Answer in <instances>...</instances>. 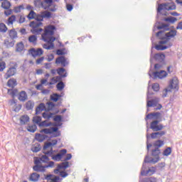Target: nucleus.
Listing matches in <instances>:
<instances>
[{"mask_svg":"<svg viewBox=\"0 0 182 182\" xmlns=\"http://www.w3.org/2000/svg\"><path fill=\"white\" fill-rule=\"evenodd\" d=\"M177 6H176V4L174 2L171 3H162L158 5L157 8V15H156V21L159 22H169L170 23H175L177 21V18L173 16L168 17H162L167 16V14L161 13L162 11H174Z\"/></svg>","mask_w":182,"mask_h":182,"instance_id":"obj_1","label":"nucleus"},{"mask_svg":"<svg viewBox=\"0 0 182 182\" xmlns=\"http://www.w3.org/2000/svg\"><path fill=\"white\" fill-rule=\"evenodd\" d=\"M55 31H56V26L55 25H48L45 27L44 33L41 35V38L43 42H46L48 45L46 43L43 44V49L50 50V49L55 48V43H53L56 41V38L53 37Z\"/></svg>","mask_w":182,"mask_h":182,"instance_id":"obj_2","label":"nucleus"},{"mask_svg":"<svg viewBox=\"0 0 182 182\" xmlns=\"http://www.w3.org/2000/svg\"><path fill=\"white\" fill-rule=\"evenodd\" d=\"M173 28H174L173 26L169 27V31L166 33L165 36L166 41H160L159 42V44L155 46L156 50H166V49H168V48L173 46V43L169 42L170 39L177 36V30H173Z\"/></svg>","mask_w":182,"mask_h":182,"instance_id":"obj_3","label":"nucleus"},{"mask_svg":"<svg viewBox=\"0 0 182 182\" xmlns=\"http://www.w3.org/2000/svg\"><path fill=\"white\" fill-rule=\"evenodd\" d=\"M156 21L154 28L153 32L155 31H159L160 29H162L161 31H158L156 33V36L158 38V39H161V41H167V38H166V31H170V24L169 23H164L161 21Z\"/></svg>","mask_w":182,"mask_h":182,"instance_id":"obj_4","label":"nucleus"},{"mask_svg":"<svg viewBox=\"0 0 182 182\" xmlns=\"http://www.w3.org/2000/svg\"><path fill=\"white\" fill-rule=\"evenodd\" d=\"M166 55L163 53H156L154 55V58H150L151 68L153 66V60H156V62H159L154 65V69H160L163 68L164 65H166Z\"/></svg>","mask_w":182,"mask_h":182,"instance_id":"obj_5","label":"nucleus"},{"mask_svg":"<svg viewBox=\"0 0 182 182\" xmlns=\"http://www.w3.org/2000/svg\"><path fill=\"white\" fill-rule=\"evenodd\" d=\"M160 154H161V151L160 149L155 148L151 151V156L155 158H149V156H145L144 163H153L156 164L158 161H160Z\"/></svg>","mask_w":182,"mask_h":182,"instance_id":"obj_6","label":"nucleus"},{"mask_svg":"<svg viewBox=\"0 0 182 182\" xmlns=\"http://www.w3.org/2000/svg\"><path fill=\"white\" fill-rule=\"evenodd\" d=\"M146 166V163L144 162L142 165V170L141 171V176H153L154 173H156V171L157 168L156 167H150L148 168V170L145 171L144 168Z\"/></svg>","mask_w":182,"mask_h":182,"instance_id":"obj_7","label":"nucleus"},{"mask_svg":"<svg viewBox=\"0 0 182 182\" xmlns=\"http://www.w3.org/2000/svg\"><path fill=\"white\" fill-rule=\"evenodd\" d=\"M159 122H160L159 120H155L151 122L150 129H151L153 132H160V130H163V129H164V126L161 124H159Z\"/></svg>","mask_w":182,"mask_h":182,"instance_id":"obj_8","label":"nucleus"},{"mask_svg":"<svg viewBox=\"0 0 182 182\" xmlns=\"http://www.w3.org/2000/svg\"><path fill=\"white\" fill-rule=\"evenodd\" d=\"M29 55H31L33 58H36L37 56H41V55H43V50L42 48H33L28 50Z\"/></svg>","mask_w":182,"mask_h":182,"instance_id":"obj_9","label":"nucleus"},{"mask_svg":"<svg viewBox=\"0 0 182 182\" xmlns=\"http://www.w3.org/2000/svg\"><path fill=\"white\" fill-rule=\"evenodd\" d=\"M168 87L173 90V89H176L178 90V79L177 77H173L169 81V85Z\"/></svg>","mask_w":182,"mask_h":182,"instance_id":"obj_10","label":"nucleus"},{"mask_svg":"<svg viewBox=\"0 0 182 182\" xmlns=\"http://www.w3.org/2000/svg\"><path fill=\"white\" fill-rule=\"evenodd\" d=\"M55 63L56 65H61L65 68V66H68V65H69V61L66 60V58L65 56H60L56 58Z\"/></svg>","mask_w":182,"mask_h":182,"instance_id":"obj_11","label":"nucleus"},{"mask_svg":"<svg viewBox=\"0 0 182 182\" xmlns=\"http://www.w3.org/2000/svg\"><path fill=\"white\" fill-rule=\"evenodd\" d=\"M161 117V113L160 112H153L149 113L146 115L145 117L146 122H147L148 119L151 120V119H155L156 120L160 119Z\"/></svg>","mask_w":182,"mask_h":182,"instance_id":"obj_12","label":"nucleus"},{"mask_svg":"<svg viewBox=\"0 0 182 182\" xmlns=\"http://www.w3.org/2000/svg\"><path fill=\"white\" fill-rule=\"evenodd\" d=\"M152 75H154V79H157V77L159 79H164V77H167L168 73L165 70H161L159 72L152 73Z\"/></svg>","mask_w":182,"mask_h":182,"instance_id":"obj_13","label":"nucleus"},{"mask_svg":"<svg viewBox=\"0 0 182 182\" xmlns=\"http://www.w3.org/2000/svg\"><path fill=\"white\" fill-rule=\"evenodd\" d=\"M53 5V0H43L41 2V8H43L45 10L48 9L49 6Z\"/></svg>","mask_w":182,"mask_h":182,"instance_id":"obj_14","label":"nucleus"},{"mask_svg":"<svg viewBox=\"0 0 182 182\" xmlns=\"http://www.w3.org/2000/svg\"><path fill=\"white\" fill-rule=\"evenodd\" d=\"M15 73H16V68L15 67H11L7 70L6 73L5 74V77L6 79H9L11 76L15 75Z\"/></svg>","mask_w":182,"mask_h":182,"instance_id":"obj_15","label":"nucleus"},{"mask_svg":"<svg viewBox=\"0 0 182 182\" xmlns=\"http://www.w3.org/2000/svg\"><path fill=\"white\" fill-rule=\"evenodd\" d=\"M159 98L152 99L147 101L146 107H156L159 105Z\"/></svg>","mask_w":182,"mask_h":182,"instance_id":"obj_16","label":"nucleus"},{"mask_svg":"<svg viewBox=\"0 0 182 182\" xmlns=\"http://www.w3.org/2000/svg\"><path fill=\"white\" fill-rule=\"evenodd\" d=\"M53 132H58V127L45 128L40 131V133H44L45 134H51Z\"/></svg>","mask_w":182,"mask_h":182,"instance_id":"obj_17","label":"nucleus"},{"mask_svg":"<svg viewBox=\"0 0 182 182\" xmlns=\"http://www.w3.org/2000/svg\"><path fill=\"white\" fill-rule=\"evenodd\" d=\"M48 137L49 136L46 134H36L35 139L37 141H39V143H42V141H44L46 139H49Z\"/></svg>","mask_w":182,"mask_h":182,"instance_id":"obj_18","label":"nucleus"},{"mask_svg":"<svg viewBox=\"0 0 182 182\" xmlns=\"http://www.w3.org/2000/svg\"><path fill=\"white\" fill-rule=\"evenodd\" d=\"M58 144V140L53 139L51 142H45L44 146L43 147V150H46L47 149H49L50 146H56Z\"/></svg>","mask_w":182,"mask_h":182,"instance_id":"obj_19","label":"nucleus"},{"mask_svg":"<svg viewBox=\"0 0 182 182\" xmlns=\"http://www.w3.org/2000/svg\"><path fill=\"white\" fill-rule=\"evenodd\" d=\"M45 166L42 165H36L33 167V171H37V173H44L46 171Z\"/></svg>","mask_w":182,"mask_h":182,"instance_id":"obj_20","label":"nucleus"},{"mask_svg":"<svg viewBox=\"0 0 182 182\" xmlns=\"http://www.w3.org/2000/svg\"><path fill=\"white\" fill-rule=\"evenodd\" d=\"M40 178H41V175L38 174V173L34 172L31 174L29 180L30 181L36 182V181H39Z\"/></svg>","mask_w":182,"mask_h":182,"instance_id":"obj_21","label":"nucleus"},{"mask_svg":"<svg viewBox=\"0 0 182 182\" xmlns=\"http://www.w3.org/2000/svg\"><path fill=\"white\" fill-rule=\"evenodd\" d=\"M18 83L16 82V79L15 78H11L7 82V86L9 87H11V89H14L15 86H16Z\"/></svg>","mask_w":182,"mask_h":182,"instance_id":"obj_22","label":"nucleus"},{"mask_svg":"<svg viewBox=\"0 0 182 182\" xmlns=\"http://www.w3.org/2000/svg\"><path fill=\"white\" fill-rule=\"evenodd\" d=\"M18 100L20 102H25V100H28V94H26V92L21 91L18 95Z\"/></svg>","mask_w":182,"mask_h":182,"instance_id":"obj_23","label":"nucleus"},{"mask_svg":"<svg viewBox=\"0 0 182 182\" xmlns=\"http://www.w3.org/2000/svg\"><path fill=\"white\" fill-rule=\"evenodd\" d=\"M23 50H25V45H23V42L18 43L16 46V52L21 53Z\"/></svg>","mask_w":182,"mask_h":182,"instance_id":"obj_24","label":"nucleus"},{"mask_svg":"<svg viewBox=\"0 0 182 182\" xmlns=\"http://www.w3.org/2000/svg\"><path fill=\"white\" fill-rule=\"evenodd\" d=\"M16 21V16L12 15L6 20V23L8 26H11V25H14V23Z\"/></svg>","mask_w":182,"mask_h":182,"instance_id":"obj_25","label":"nucleus"},{"mask_svg":"<svg viewBox=\"0 0 182 182\" xmlns=\"http://www.w3.org/2000/svg\"><path fill=\"white\" fill-rule=\"evenodd\" d=\"M9 36L11 39H16L18 38V32H16L15 28H13L9 31Z\"/></svg>","mask_w":182,"mask_h":182,"instance_id":"obj_26","label":"nucleus"},{"mask_svg":"<svg viewBox=\"0 0 182 182\" xmlns=\"http://www.w3.org/2000/svg\"><path fill=\"white\" fill-rule=\"evenodd\" d=\"M41 18H43V19H45V18L50 19V18L52 17V13L48 11H41Z\"/></svg>","mask_w":182,"mask_h":182,"instance_id":"obj_27","label":"nucleus"},{"mask_svg":"<svg viewBox=\"0 0 182 182\" xmlns=\"http://www.w3.org/2000/svg\"><path fill=\"white\" fill-rule=\"evenodd\" d=\"M46 109L44 103H41L36 109V114H39L41 112H43Z\"/></svg>","mask_w":182,"mask_h":182,"instance_id":"obj_28","label":"nucleus"},{"mask_svg":"<svg viewBox=\"0 0 182 182\" xmlns=\"http://www.w3.org/2000/svg\"><path fill=\"white\" fill-rule=\"evenodd\" d=\"M43 23L42 22H38V21H31L29 24V26L32 28H39V26H42Z\"/></svg>","mask_w":182,"mask_h":182,"instance_id":"obj_29","label":"nucleus"},{"mask_svg":"<svg viewBox=\"0 0 182 182\" xmlns=\"http://www.w3.org/2000/svg\"><path fill=\"white\" fill-rule=\"evenodd\" d=\"M28 122H29V116L23 115L21 117V118H20L21 124H22V125L26 124V123H28Z\"/></svg>","mask_w":182,"mask_h":182,"instance_id":"obj_30","label":"nucleus"},{"mask_svg":"<svg viewBox=\"0 0 182 182\" xmlns=\"http://www.w3.org/2000/svg\"><path fill=\"white\" fill-rule=\"evenodd\" d=\"M34 107L35 102H32L31 100H29L26 103V109L27 110H32V109H33Z\"/></svg>","mask_w":182,"mask_h":182,"instance_id":"obj_31","label":"nucleus"},{"mask_svg":"<svg viewBox=\"0 0 182 182\" xmlns=\"http://www.w3.org/2000/svg\"><path fill=\"white\" fill-rule=\"evenodd\" d=\"M11 6H12V4L8 1H4L1 3V8H3V9H9Z\"/></svg>","mask_w":182,"mask_h":182,"instance_id":"obj_32","label":"nucleus"},{"mask_svg":"<svg viewBox=\"0 0 182 182\" xmlns=\"http://www.w3.org/2000/svg\"><path fill=\"white\" fill-rule=\"evenodd\" d=\"M56 55L58 56H63V55H68V50L66 48L58 49Z\"/></svg>","mask_w":182,"mask_h":182,"instance_id":"obj_33","label":"nucleus"},{"mask_svg":"<svg viewBox=\"0 0 182 182\" xmlns=\"http://www.w3.org/2000/svg\"><path fill=\"white\" fill-rule=\"evenodd\" d=\"M50 136H48V141L50 140V139H53L55 137H59L60 136V131H59V128H57L56 132H53L52 134H50Z\"/></svg>","mask_w":182,"mask_h":182,"instance_id":"obj_34","label":"nucleus"},{"mask_svg":"<svg viewBox=\"0 0 182 182\" xmlns=\"http://www.w3.org/2000/svg\"><path fill=\"white\" fill-rule=\"evenodd\" d=\"M38 41V37L36 35H32L28 37V42L30 43H33V45H36Z\"/></svg>","mask_w":182,"mask_h":182,"instance_id":"obj_35","label":"nucleus"},{"mask_svg":"<svg viewBox=\"0 0 182 182\" xmlns=\"http://www.w3.org/2000/svg\"><path fill=\"white\" fill-rule=\"evenodd\" d=\"M60 97H62V95L58 93H54L53 94V95L50 96V100H52L53 102H58V100H59Z\"/></svg>","mask_w":182,"mask_h":182,"instance_id":"obj_36","label":"nucleus"},{"mask_svg":"<svg viewBox=\"0 0 182 182\" xmlns=\"http://www.w3.org/2000/svg\"><path fill=\"white\" fill-rule=\"evenodd\" d=\"M58 167H60V168L66 170V168H68V167H69V162L65 161L64 162H61L60 164L58 165Z\"/></svg>","mask_w":182,"mask_h":182,"instance_id":"obj_37","label":"nucleus"},{"mask_svg":"<svg viewBox=\"0 0 182 182\" xmlns=\"http://www.w3.org/2000/svg\"><path fill=\"white\" fill-rule=\"evenodd\" d=\"M49 126H53V123L48 122V121H43L39 124L40 127H49Z\"/></svg>","mask_w":182,"mask_h":182,"instance_id":"obj_38","label":"nucleus"},{"mask_svg":"<svg viewBox=\"0 0 182 182\" xmlns=\"http://www.w3.org/2000/svg\"><path fill=\"white\" fill-rule=\"evenodd\" d=\"M154 147H156V149L162 147V146H164V141L159 139L154 143Z\"/></svg>","mask_w":182,"mask_h":182,"instance_id":"obj_39","label":"nucleus"},{"mask_svg":"<svg viewBox=\"0 0 182 182\" xmlns=\"http://www.w3.org/2000/svg\"><path fill=\"white\" fill-rule=\"evenodd\" d=\"M31 32L32 33H34L36 35H41V33L43 32V28H34L31 30Z\"/></svg>","mask_w":182,"mask_h":182,"instance_id":"obj_40","label":"nucleus"},{"mask_svg":"<svg viewBox=\"0 0 182 182\" xmlns=\"http://www.w3.org/2000/svg\"><path fill=\"white\" fill-rule=\"evenodd\" d=\"M4 45L6 46V48H14L15 46V41L9 42V40H5Z\"/></svg>","mask_w":182,"mask_h":182,"instance_id":"obj_41","label":"nucleus"},{"mask_svg":"<svg viewBox=\"0 0 182 182\" xmlns=\"http://www.w3.org/2000/svg\"><path fill=\"white\" fill-rule=\"evenodd\" d=\"M38 127H36V124H33L27 127V130L28 132H30V133H35Z\"/></svg>","mask_w":182,"mask_h":182,"instance_id":"obj_42","label":"nucleus"},{"mask_svg":"<svg viewBox=\"0 0 182 182\" xmlns=\"http://www.w3.org/2000/svg\"><path fill=\"white\" fill-rule=\"evenodd\" d=\"M7 93L8 95H10V96H12L13 97H14V96H16V93H18V90L8 89Z\"/></svg>","mask_w":182,"mask_h":182,"instance_id":"obj_43","label":"nucleus"},{"mask_svg":"<svg viewBox=\"0 0 182 182\" xmlns=\"http://www.w3.org/2000/svg\"><path fill=\"white\" fill-rule=\"evenodd\" d=\"M139 182H157V179L156 178H146L144 180H140Z\"/></svg>","mask_w":182,"mask_h":182,"instance_id":"obj_44","label":"nucleus"},{"mask_svg":"<svg viewBox=\"0 0 182 182\" xmlns=\"http://www.w3.org/2000/svg\"><path fill=\"white\" fill-rule=\"evenodd\" d=\"M56 87L58 90H63L65 89V82L63 81H60L57 85Z\"/></svg>","mask_w":182,"mask_h":182,"instance_id":"obj_45","label":"nucleus"},{"mask_svg":"<svg viewBox=\"0 0 182 182\" xmlns=\"http://www.w3.org/2000/svg\"><path fill=\"white\" fill-rule=\"evenodd\" d=\"M6 31H8V27H6V25H5L4 23H0V32L5 33Z\"/></svg>","mask_w":182,"mask_h":182,"instance_id":"obj_46","label":"nucleus"},{"mask_svg":"<svg viewBox=\"0 0 182 182\" xmlns=\"http://www.w3.org/2000/svg\"><path fill=\"white\" fill-rule=\"evenodd\" d=\"M40 159L41 160V163H48V161H50V159H49V156L47 155H42L40 156Z\"/></svg>","mask_w":182,"mask_h":182,"instance_id":"obj_47","label":"nucleus"},{"mask_svg":"<svg viewBox=\"0 0 182 182\" xmlns=\"http://www.w3.org/2000/svg\"><path fill=\"white\" fill-rule=\"evenodd\" d=\"M170 154H171V147H167L163 151V156H170Z\"/></svg>","mask_w":182,"mask_h":182,"instance_id":"obj_48","label":"nucleus"},{"mask_svg":"<svg viewBox=\"0 0 182 182\" xmlns=\"http://www.w3.org/2000/svg\"><path fill=\"white\" fill-rule=\"evenodd\" d=\"M33 123H36V124H38L39 126V124H41L42 122V117H39V116H36V117H34L33 118Z\"/></svg>","mask_w":182,"mask_h":182,"instance_id":"obj_49","label":"nucleus"},{"mask_svg":"<svg viewBox=\"0 0 182 182\" xmlns=\"http://www.w3.org/2000/svg\"><path fill=\"white\" fill-rule=\"evenodd\" d=\"M52 159L55 160V161H60V160H62V156L60 154H57L52 156Z\"/></svg>","mask_w":182,"mask_h":182,"instance_id":"obj_50","label":"nucleus"},{"mask_svg":"<svg viewBox=\"0 0 182 182\" xmlns=\"http://www.w3.org/2000/svg\"><path fill=\"white\" fill-rule=\"evenodd\" d=\"M36 13L33 11H31L28 15L27 16V18L31 20V19H35Z\"/></svg>","mask_w":182,"mask_h":182,"instance_id":"obj_51","label":"nucleus"},{"mask_svg":"<svg viewBox=\"0 0 182 182\" xmlns=\"http://www.w3.org/2000/svg\"><path fill=\"white\" fill-rule=\"evenodd\" d=\"M152 89L154 92H159L160 90V85L159 83H154L152 85Z\"/></svg>","mask_w":182,"mask_h":182,"instance_id":"obj_52","label":"nucleus"},{"mask_svg":"<svg viewBox=\"0 0 182 182\" xmlns=\"http://www.w3.org/2000/svg\"><path fill=\"white\" fill-rule=\"evenodd\" d=\"M168 92H171V90L168 87V88H165L162 92V97H167Z\"/></svg>","mask_w":182,"mask_h":182,"instance_id":"obj_53","label":"nucleus"},{"mask_svg":"<svg viewBox=\"0 0 182 182\" xmlns=\"http://www.w3.org/2000/svg\"><path fill=\"white\" fill-rule=\"evenodd\" d=\"M164 167H166V163H164V162H161V163L158 164V165L156 166V168L160 171L163 170V168H164Z\"/></svg>","mask_w":182,"mask_h":182,"instance_id":"obj_54","label":"nucleus"},{"mask_svg":"<svg viewBox=\"0 0 182 182\" xmlns=\"http://www.w3.org/2000/svg\"><path fill=\"white\" fill-rule=\"evenodd\" d=\"M43 180H47V181H52V180H53V174L50 173L48 175H45Z\"/></svg>","mask_w":182,"mask_h":182,"instance_id":"obj_55","label":"nucleus"},{"mask_svg":"<svg viewBox=\"0 0 182 182\" xmlns=\"http://www.w3.org/2000/svg\"><path fill=\"white\" fill-rule=\"evenodd\" d=\"M63 77H68V73H64L63 75L56 76L55 80H57V82H60Z\"/></svg>","mask_w":182,"mask_h":182,"instance_id":"obj_56","label":"nucleus"},{"mask_svg":"<svg viewBox=\"0 0 182 182\" xmlns=\"http://www.w3.org/2000/svg\"><path fill=\"white\" fill-rule=\"evenodd\" d=\"M37 22H43V17H42L41 14H36L34 18Z\"/></svg>","mask_w":182,"mask_h":182,"instance_id":"obj_57","label":"nucleus"},{"mask_svg":"<svg viewBox=\"0 0 182 182\" xmlns=\"http://www.w3.org/2000/svg\"><path fill=\"white\" fill-rule=\"evenodd\" d=\"M56 70H57V73H58V75H59V76L63 75V74H62V73L66 72V70L63 68H58Z\"/></svg>","mask_w":182,"mask_h":182,"instance_id":"obj_58","label":"nucleus"},{"mask_svg":"<svg viewBox=\"0 0 182 182\" xmlns=\"http://www.w3.org/2000/svg\"><path fill=\"white\" fill-rule=\"evenodd\" d=\"M150 139V135H149V134H146V149L149 151V150H150V147H151V146H153L151 144H149V140Z\"/></svg>","mask_w":182,"mask_h":182,"instance_id":"obj_59","label":"nucleus"},{"mask_svg":"<svg viewBox=\"0 0 182 182\" xmlns=\"http://www.w3.org/2000/svg\"><path fill=\"white\" fill-rule=\"evenodd\" d=\"M5 68H6V63L4 61L0 62V72H4Z\"/></svg>","mask_w":182,"mask_h":182,"instance_id":"obj_60","label":"nucleus"},{"mask_svg":"<svg viewBox=\"0 0 182 182\" xmlns=\"http://www.w3.org/2000/svg\"><path fill=\"white\" fill-rule=\"evenodd\" d=\"M32 151H33V153H38V151H41V146H36L34 147H33L31 149Z\"/></svg>","mask_w":182,"mask_h":182,"instance_id":"obj_61","label":"nucleus"},{"mask_svg":"<svg viewBox=\"0 0 182 182\" xmlns=\"http://www.w3.org/2000/svg\"><path fill=\"white\" fill-rule=\"evenodd\" d=\"M12 12L13 10L12 9H6V11H4V15L6 16H9V15H12Z\"/></svg>","mask_w":182,"mask_h":182,"instance_id":"obj_62","label":"nucleus"},{"mask_svg":"<svg viewBox=\"0 0 182 182\" xmlns=\"http://www.w3.org/2000/svg\"><path fill=\"white\" fill-rule=\"evenodd\" d=\"M21 109H22V105L19 104V105H17L16 104L15 105V108L14 109V112H19V110H21Z\"/></svg>","mask_w":182,"mask_h":182,"instance_id":"obj_63","label":"nucleus"},{"mask_svg":"<svg viewBox=\"0 0 182 182\" xmlns=\"http://www.w3.org/2000/svg\"><path fill=\"white\" fill-rule=\"evenodd\" d=\"M54 122H62V116L57 115L53 118Z\"/></svg>","mask_w":182,"mask_h":182,"instance_id":"obj_64","label":"nucleus"}]
</instances>
